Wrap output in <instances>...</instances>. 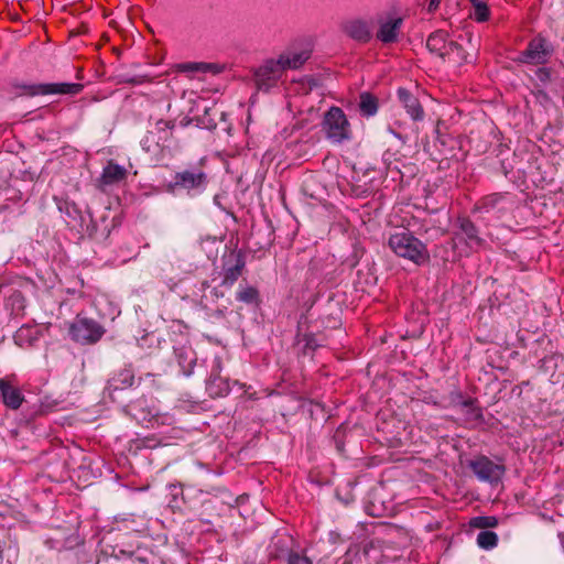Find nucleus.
Listing matches in <instances>:
<instances>
[{
  "label": "nucleus",
  "mask_w": 564,
  "mask_h": 564,
  "mask_svg": "<svg viewBox=\"0 0 564 564\" xmlns=\"http://www.w3.org/2000/svg\"><path fill=\"white\" fill-rule=\"evenodd\" d=\"M389 247L397 256L409 259L416 264H423L430 260L426 246L408 230L391 235Z\"/></svg>",
  "instance_id": "1"
},
{
  "label": "nucleus",
  "mask_w": 564,
  "mask_h": 564,
  "mask_svg": "<svg viewBox=\"0 0 564 564\" xmlns=\"http://www.w3.org/2000/svg\"><path fill=\"white\" fill-rule=\"evenodd\" d=\"M323 129L333 142L340 143L350 138V124L339 107H332L324 116Z\"/></svg>",
  "instance_id": "2"
},
{
  "label": "nucleus",
  "mask_w": 564,
  "mask_h": 564,
  "mask_svg": "<svg viewBox=\"0 0 564 564\" xmlns=\"http://www.w3.org/2000/svg\"><path fill=\"white\" fill-rule=\"evenodd\" d=\"M105 329L89 318H77L69 327L72 338L80 344H95L104 335Z\"/></svg>",
  "instance_id": "3"
},
{
  "label": "nucleus",
  "mask_w": 564,
  "mask_h": 564,
  "mask_svg": "<svg viewBox=\"0 0 564 564\" xmlns=\"http://www.w3.org/2000/svg\"><path fill=\"white\" fill-rule=\"evenodd\" d=\"M469 468L481 481L498 482L506 468L501 464H497L486 456H477L468 463Z\"/></svg>",
  "instance_id": "4"
},
{
  "label": "nucleus",
  "mask_w": 564,
  "mask_h": 564,
  "mask_svg": "<svg viewBox=\"0 0 564 564\" xmlns=\"http://www.w3.org/2000/svg\"><path fill=\"white\" fill-rule=\"evenodd\" d=\"M208 182L207 174L202 167H191L182 172H177L174 182L169 185L170 191L183 188L186 191L204 188Z\"/></svg>",
  "instance_id": "5"
},
{
  "label": "nucleus",
  "mask_w": 564,
  "mask_h": 564,
  "mask_svg": "<svg viewBox=\"0 0 564 564\" xmlns=\"http://www.w3.org/2000/svg\"><path fill=\"white\" fill-rule=\"evenodd\" d=\"M284 69L279 61L268 59L254 70V82L260 90H269L282 77Z\"/></svg>",
  "instance_id": "6"
},
{
  "label": "nucleus",
  "mask_w": 564,
  "mask_h": 564,
  "mask_svg": "<svg viewBox=\"0 0 564 564\" xmlns=\"http://www.w3.org/2000/svg\"><path fill=\"white\" fill-rule=\"evenodd\" d=\"M23 90L29 96L37 95H78L84 86L78 83H52V84H35L24 85Z\"/></svg>",
  "instance_id": "7"
},
{
  "label": "nucleus",
  "mask_w": 564,
  "mask_h": 564,
  "mask_svg": "<svg viewBox=\"0 0 564 564\" xmlns=\"http://www.w3.org/2000/svg\"><path fill=\"white\" fill-rule=\"evenodd\" d=\"M551 54L543 37H535L528 44V47L520 53L518 61L532 65L545 64Z\"/></svg>",
  "instance_id": "8"
},
{
  "label": "nucleus",
  "mask_w": 564,
  "mask_h": 564,
  "mask_svg": "<svg viewBox=\"0 0 564 564\" xmlns=\"http://www.w3.org/2000/svg\"><path fill=\"white\" fill-rule=\"evenodd\" d=\"M467 45L465 47L462 43L454 41L451 43L449 51L447 52L446 63L454 66H462L467 63H471L475 61V45L471 43V34L467 36Z\"/></svg>",
  "instance_id": "9"
},
{
  "label": "nucleus",
  "mask_w": 564,
  "mask_h": 564,
  "mask_svg": "<svg viewBox=\"0 0 564 564\" xmlns=\"http://www.w3.org/2000/svg\"><path fill=\"white\" fill-rule=\"evenodd\" d=\"M340 31L349 39L367 43L371 40L372 33L369 23L362 19H348L340 23Z\"/></svg>",
  "instance_id": "10"
},
{
  "label": "nucleus",
  "mask_w": 564,
  "mask_h": 564,
  "mask_svg": "<svg viewBox=\"0 0 564 564\" xmlns=\"http://www.w3.org/2000/svg\"><path fill=\"white\" fill-rule=\"evenodd\" d=\"M128 171L126 167L115 163L110 160L104 167L100 177L97 180V187L101 192H106L108 187L119 184L126 180Z\"/></svg>",
  "instance_id": "11"
},
{
  "label": "nucleus",
  "mask_w": 564,
  "mask_h": 564,
  "mask_svg": "<svg viewBox=\"0 0 564 564\" xmlns=\"http://www.w3.org/2000/svg\"><path fill=\"white\" fill-rule=\"evenodd\" d=\"M0 394L4 405L11 410H18L24 401L21 390L9 379H0Z\"/></svg>",
  "instance_id": "12"
},
{
  "label": "nucleus",
  "mask_w": 564,
  "mask_h": 564,
  "mask_svg": "<svg viewBox=\"0 0 564 564\" xmlns=\"http://www.w3.org/2000/svg\"><path fill=\"white\" fill-rule=\"evenodd\" d=\"M311 50H288L279 55V61L284 69H297L311 57Z\"/></svg>",
  "instance_id": "13"
},
{
  "label": "nucleus",
  "mask_w": 564,
  "mask_h": 564,
  "mask_svg": "<svg viewBox=\"0 0 564 564\" xmlns=\"http://www.w3.org/2000/svg\"><path fill=\"white\" fill-rule=\"evenodd\" d=\"M459 229L464 237L456 232L453 238L455 245L457 240L460 241L465 238L469 248L481 246L482 239L478 236L476 226L469 219H459Z\"/></svg>",
  "instance_id": "14"
},
{
  "label": "nucleus",
  "mask_w": 564,
  "mask_h": 564,
  "mask_svg": "<svg viewBox=\"0 0 564 564\" xmlns=\"http://www.w3.org/2000/svg\"><path fill=\"white\" fill-rule=\"evenodd\" d=\"M398 97L413 120L423 119L424 110L415 96L405 88H399Z\"/></svg>",
  "instance_id": "15"
},
{
  "label": "nucleus",
  "mask_w": 564,
  "mask_h": 564,
  "mask_svg": "<svg viewBox=\"0 0 564 564\" xmlns=\"http://www.w3.org/2000/svg\"><path fill=\"white\" fill-rule=\"evenodd\" d=\"M206 390L213 398L223 397L229 391V383L226 379L220 377V368L218 364L207 380Z\"/></svg>",
  "instance_id": "16"
},
{
  "label": "nucleus",
  "mask_w": 564,
  "mask_h": 564,
  "mask_svg": "<svg viewBox=\"0 0 564 564\" xmlns=\"http://www.w3.org/2000/svg\"><path fill=\"white\" fill-rule=\"evenodd\" d=\"M401 24H402L401 18H397V19L390 20V21L381 24V26L377 33L378 40H380L382 43L394 42L398 37V33L401 28Z\"/></svg>",
  "instance_id": "17"
},
{
  "label": "nucleus",
  "mask_w": 564,
  "mask_h": 564,
  "mask_svg": "<svg viewBox=\"0 0 564 564\" xmlns=\"http://www.w3.org/2000/svg\"><path fill=\"white\" fill-rule=\"evenodd\" d=\"M134 382V372L131 368H124L116 373L108 382L111 390H124L132 387Z\"/></svg>",
  "instance_id": "18"
},
{
  "label": "nucleus",
  "mask_w": 564,
  "mask_h": 564,
  "mask_svg": "<svg viewBox=\"0 0 564 564\" xmlns=\"http://www.w3.org/2000/svg\"><path fill=\"white\" fill-rule=\"evenodd\" d=\"M245 260L242 257L238 256L236 263L231 267L225 268L224 279L221 282L223 286L230 288L234 283L239 279L242 274L245 268Z\"/></svg>",
  "instance_id": "19"
},
{
  "label": "nucleus",
  "mask_w": 564,
  "mask_h": 564,
  "mask_svg": "<svg viewBox=\"0 0 564 564\" xmlns=\"http://www.w3.org/2000/svg\"><path fill=\"white\" fill-rule=\"evenodd\" d=\"M178 365L182 367L186 376L192 373L193 366L196 361L194 351L188 347L176 349Z\"/></svg>",
  "instance_id": "20"
},
{
  "label": "nucleus",
  "mask_w": 564,
  "mask_h": 564,
  "mask_svg": "<svg viewBox=\"0 0 564 564\" xmlns=\"http://www.w3.org/2000/svg\"><path fill=\"white\" fill-rule=\"evenodd\" d=\"M447 33L443 30H437L430 34L426 40V47L431 54L437 55L441 52V47L445 45L447 41Z\"/></svg>",
  "instance_id": "21"
},
{
  "label": "nucleus",
  "mask_w": 564,
  "mask_h": 564,
  "mask_svg": "<svg viewBox=\"0 0 564 564\" xmlns=\"http://www.w3.org/2000/svg\"><path fill=\"white\" fill-rule=\"evenodd\" d=\"M359 109L366 117L373 116L378 111V99L370 93L360 95Z\"/></svg>",
  "instance_id": "22"
},
{
  "label": "nucleus",
  "mask_w": 564,
  "mask_h": 564,
  "mask_svg": "<svg viewBox=\"0 0 564 564\" xmlns=\"http://www.w3.org/2000/svg\"><path fill=\"white\" fill-rule=\"evenodd\" d=\"M498 536L495 532L484 530L477 535V543L481 549L489 550L497 545Z\"/></svg>",
  "instance_id": "23"
},
{
  "label": "nucleus",
  "mask_w": 564,
  "mask_h": 564,
  "mask_svg": "<svg viewBox=\"0 0 564 564\" xmlns=\"http://www.w3.org/2000/svg\"><path fill=\"white\" fill-rule=\"evenodd\" d=\"M474 7V18L478 22H485L489 19V8L486 0H469Z\"/></svg>",
  "instance_id": "24"
},
{
  "label": "nucleus",
  "mask_w": 564,
  "mask_h": 564,
  "mask_svg": "<svg viewBox=\"0 0 564 564\" xmlns=\"http://www.w3.org/2000/svg\"><path fill=\"white\" fill-rule=\"evenodd\" d=\"M237 300L247 304L259 302V291L254 286H248L237 293Z\"/></svg>",
  "instance_id": "25"
},
{
  "label": "nucleus",
  "mask_w": 564,
  "mask_h": 564,
  "mask_svg": "<svg viewBox=\"0 0 564 564\" xmlns=\"http://www.w3.org/2000/svg\"><path fill=\"white\" fill-rule=\"evenodd\" d=\"M469 524L478 529L495 528L498 524V519L491 516L476 517L469 521Z\"/></svg>",
  "instance_id": "26"
},
{
  "label": "nucleus",
  "mask_w": 564,
  "mask_h": 564,
  "mask_svg": "<svg viewBox=\"0 0 564 564\" xmlns=\"http://www.w3.org/2000/svg\"><path fill=\"white\" fill-rule=\"evenodd\" d=\"M174 67L177 72H181V73H194V72L207 73V68L210 66L205 65V63H180V64H176Z\"/></svg>",
  "instance_id": "27"
},
{
  "label": "nucleus",
  "mask_w": 564,
  "mask_h": 564,
  "mask_svg": "<svg viewBox=\"0 0 564 564\" xmlns=\"http://www.w3.org/2000/svg\"><path fill=\"white\" fill-rule=\"evenodd\" d=\"M285 561L286 564H313L310 557L295 551H289Z\"/></svg>",
  "instance_id": "28"
},
{
  "label": "nucleus",
  "mask_w": 564,
  "mask_h": 564,
  "mask_svg": "<svg viewBox=\"0 0 564 564\" xmlns=\"http://www.w3.org/2000/svg\"><path fill=\"white\" fill-rule=\"evenodd\" d=\"M8 301L13 311H21L24 308V296L20 291H14L9 296Z\"/></svg>",
  "instance_id": "29"
},
{
  "label": "nucleus",
  "mask_w": 564,
  "mask_h": 564,
  "mask_svg": "<svg viewBox=\"0 0 564 564\" xmlns=\"http://www.w3.org/2000/svg\"><path fill=\"white\" fill-rule=\"evenodd\" d=\"M96 564H123L122 555H106L97 561Z\"/></svg>",
  "instance_id": "30"
},
{
  "label": "nucleus",
  "mask_w": 564,
  "mask_h": 564,
  "mask_svg": "<svg viewBox=\"0 0 564 564\" xmlns=\"http://www.w3.org/2000/svg\"><path fill=\"white\" fill-rule=\"evenodd\" d=\"M305 345L303 348V352L307 354L308 351H314L319 345L316 343L313 336L305 335L304 336Z\"/></svg>",
  "instance_id": "31"
},
{
  "label": "nucleus",
  "mask_w": 564,
  "mask_h": 564,
  "mask_svg": "<svg viewBox=\"0 0 564 564\" xmlns=\"http://www.w3.org/2000/svg\"><path fill=\"white\" fill-rule=\"evenodd\" d=\"M123 564H148L142 557L133 556L132 554L123 553Z\"/></svg>",
  "instance_id": "32"
},
{
  "label": "nucleus",
  "mask_w": 564,
  "mask_h": 564,
  "mask_svg": "<svg viewBox=\"0 0 564 564\" xmlns=\"http://www.w3.org/2000/svg\"><path fill=\"white\" fill-rule=\"evenodd\" d=\"M155 127L158 131H167L174 129L175 124L173 121L160 119L156 121Z\"/></svg>",
  "instance_id": "33"
},
{
  "label": "nucleus",
  "mask_w": 564,
  "mask_h": 564,
  "mask_svg": "<svg viewBox=\"0 0 564 564\" xmlns=\"http://www.w3.org/2000/svg\"><path fill=\"white\" fill-rule=\"evenodd\" d=\"M454 41L453 40H448L445 42V45H443L441 47V52L437 53V57L442 58L444 62L446 61L447 58V52L449 51V47H451V43H453Z\"/></svg>",
  "instance_id": "34"
},
{
  "label": "nucleus",
  "mask_w": 564,
  "mask_h": 564,
  "mask_svg": "<svg viewBox=\"0 0 564 564\" xmlns=\"http://www.w3.org/2000/svg\"><path fill=\"white\" fill-rule=\"evenodd\" d=\"M375 547H376V542H375V541H372V540H371V541H368L367 543H365V545H364V547H362L364 555L368 557V556H369V554H370V551H371L372 549H375Z\"/></svg>",
  "instance_id": "35"
},
{
  "label": "nucleus",
  "mask_w": 564,
  "mask_h": 564,
  "mask_svg": "<svg viewBox=\"0 0 564 564\" xmlns=\"http://www.w3.org/2000/svg\"><path fill=\"white\" fill-rule=\"evenodd\" d=\"M440 2H441V0H431V1H430V3H429V8H427V10H429L430 12L435 11V10L438 8Z\"/></svg>",
  "instance_id": "36"
},
{
  "label": "nucleus",
  "mask_w": 564,
  "mask_h": 564,
  "mask_svg": "<svg viewBox=\"0 0 564 564\" xmlns=\"http://www.w3.org/2000/svg\"><path fill=\"white\" fill-rule=\"evenodd\" d=\"M205 65H209L210 67L207 68V72H210V73H219L220 72V68L217 64H212V63H205Z\"/></svg>",
  "instance_id": "37"
},
{
  "label": "nucleus",
  "mask_w": 564,
  "mask_h": 564,
  "mask_svg": "<svg viewBox=\"0 0 564 564\" xmlns=\"http://www.w3.org/2000/svg\"><path fill=\"white\" fill-rule=\"evenodd\" d=\"M558 538H560V542H561L562 549L564 550V533H561L558 535Z\"/></svg>",
  "instance_id": "38"
},
{
  "label": "nucleus",
  "mask_w": 564,
  "mask_h": 564,
  "mask_svg": "<svg viewBox=\"0 0 564 564\" xmlns=\"http://www.w3.org/2000/svg\"><path fill=\"white\" fill-rule=\"evenodd\" d=\"M471 403H473L471 401H465V402H464V404H465V405H469V404H471Z\"/></svg>",
  "instance_id": "39"
},
{
  "label": "nucleus",
  "mask_w": 564,
  "mask_h": 564,
  "mask_svg": "<svg viewBox=\"0 0 564 564\" xmlns=\"http://www.w3.org/2000/svg\"><path fill=\"white\" fill-rule=\"evenodd\" d=\"M2 549L0 547V561L2 560Z\"/></svg>",
  "instance_id": "40"
}]
</instances>
